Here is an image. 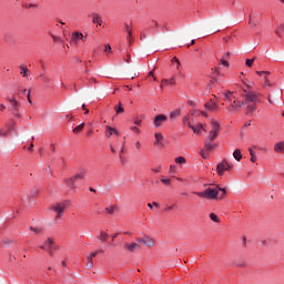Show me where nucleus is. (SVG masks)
I'll return each instance as SVG.
<instances>
[{
  "label": "nucleus",
  "instance_id": "obj_1",
  "mask_svg": "<svg viewBox=\"0 0 284 284\" xmlns=\"http://www.w3.org/2000/svg\"><path fill=\"white\" fill-rule=\"evenodd\" d=\"M250 88V85H246V88L243 89V93L241 94V97L244 99V103H261V93L251 91Z\"/></svg>",
  "mask_w": 284,
  "mask_h": 284
},
{
  "label": "nucleus",
  "instance_id": "obj_2",
  "mask_svg": "<svg viewBox=\"0 0 284 284\" xmlns=\"http://www.w3.org/2000/svg\"><path fill=\"white\" fill-rule=\"evenodd\" d=\"M69 205H70V200L58 202L51 205V210L57 214L55 221H59V219L63 216V212H65Z\"/></svg>",
  "mask_w": 284,
  "mask_h": 284
},
{
  "label": "nucleus",
  "instance_id": "obj_3",
  "mask_svg": "<svg viewBox=\"0 0 284 284\" xmlns=\"http://www.w3.org/2000/svg\"><path fill=\"white\" fill-rule=\"evenodd\" d=\"M196 196L201 199H207L209 201H215L219 199V189L207 187L203 192H193Z\"/></svg>",
  "mask_w": 284,
  "mask_h": 284
},
{
  "label": "nucleus",
  "instance_id": "obj_4",
  "mask_svg": "<svg viewBox=\"0 0 284 284\" xmlns=\"http://www.w3.org/2000/svg\"><path fill=\"white\" fill-rule=\"evenodd\" d=\"M219 148L217 143H212L211 141L204 140V150H200V155L202 159H210V152Z\"/></svg>",
  "mask_w": 284,
  "mask_h": 284
},
{
  "label": "nucleus",
  "instance_id": "obj_5",
  "mask_svg": "<svg viewBox=\"0 0 284 284\" xmlns=\"http://www.w3.org/2000/svg\"><path fill=\"white\" fill-rule=\"evenodd\" d=\"M234 168V164L227 162L226 160H223L221 163L217 164L216 166V172L219 176H223L225 172H230Z\"/></svg>",
  "mask_w": 284,
  "mask_h": 284
},
{
  "label": "nucleus",
  "instance_id": "obj_6",
  "mask_svg": "<svg viewBox=\"0 0 284 284\" xmlns=\"http://www.w3.org/2000/svg\"><path fill=\"white\" fill-rule=\"evenodd\" d=\"M243 105H245V101H239L235 98V100L229 105L227 110H230V112H239Z\"/></svg>",
  "mask_w": 284,
  "mask_h": 284
},
{
  "label": "nucleus",
  "instance_id": "obj_7",
  "mask_svg": "<svg viewBox=\"0 0 284 284\" xmlns=\"http://www.w3.org/2000/svg\"><path fill=\"white\" fill-rule=\"evenodd\" d=\"M168 121V116L163 114H158L153 119L154 128H161Z\"/></svg>",
  "mask_w": 284,
  "mask_h": 284
},
{
  "label": "nucleus",
  "instance_id": "obj_8",
  "mask_svg": "<svg viewBox=\"0 0 284 284\" xmlns=\"http://www.w3.org/2000/svg\"><path fill=\"white\" fill-rule=\"evenodd\" d=\"M136 243H142L143 245H146V247H154V240L148 235L144 237H138Z\"/></svg>",
  "mask_w": 284,
  "mask_h": 284
},
{
  "label": "nucleus",
  "instance_id": "obj_9",
  "mask_svg": "<svg viewBox=\"0 0 284 284\" xmlns=\"http://www.w3.org/2000/svg\"><path fill=\"white\" fill-rule=\"evenodd\" d=\"M7 101L10 103L11 105V112H19V101H17V98L13 97H8Z\"/></svg>",
  "mask_w": 284,
  "mask_h": 284
},
{
  "label": "nucleus",
  "instance_id": "obj_10",
  "mask_svg": "<svg viewBox=\"0 0 284 284\" xmlns=\"http://www.w3.org/2000/svg\"><path fill=\"white\" fill-rule=\"evenodd\" d=\"M124 250H126L128 252H131V254H133V252H136V250H141V245H139V243H124Z\"/></svg>",
  "mask_w": 284,
  "mask_h": 284
},
{
  "label": "nucleus",
  "instance_id": "obj_11",
  "mask_svg": "<svg viewBox=\"0 0 284 284\" xmlns=\"http://www.w3.org/2000/svg\"><path fill=\"white\" fill-rule=\"evenodd\" d=\"M71 41L73 43H79V41L85 42V37L81 32H74L72 33Z\"/></svg>",
  "mask_w": 284,
  "mask_h": 284
},
{
  "label": "nucleus",
  "instance_id": "obj_12",
  "mask_svg": "<svg viewBox=\"0 0 284 284\" xmlns=\"http://www.w3.org/2000/svg\"><path fill=\"white\" fill-rule=\"evenodd\" d=\"M205 110H209V112H214V110H219V104L214 102L213 100H210V102H206L204 104Z\"/></svg>",
  "mask_w": 284,
  "mask_h": 284
},
{
  "label": "nucleus",
  "instance_id": "obj_13",
  "mask_svg": "<svg viewBox=\"0 0 284 284\" xmlns=\"http://www.w3.org/2000/svg\"><path fill=\"white\" fill-rule=\"evenodd\" d=\"M211 125H212L211 132L219 135V132H221V124L219 123V121L212 120Z\"/></svg>",
  "mask_w": 284,
  "mask_h": 284
},
{
  "label": "nucleus",
  "instance_id": "obj_14",
  "mask_svg": "<svg viewBox=\"0 0 284 284\" xmlns=\"http://www.w3.org/2000/svg\"><path fill=\"white\" fill-rule=\"evenodd\" d=\"M74 181H77L74 178L65 179L64 183L67 187H70V190H77V185L74 184Z\"/></svg>",
  "mask_w": 284,
  "mask_h": 284
},
{
  "label": "nucleus",
  "instance_id": "obj_15",
  "mask_svg": "<svg viewBox=\"0 0 284 284\" xmlns=\"http://www.w3.org/2000/svg\"><path fill=\"white\" fill-rule=\"evenodd\" d=\"M189 128H190L191 130H193L194 134H201V130H205V129L203 128V124H197L196 126H194V125H189Z\"/></svg>",
  "mask_w": 284,
  "mask_h": 284
},
{
  "label": "nucleus",
  "instance_id": "obj_16",
  "mask_svg": "<svg viewBox=\"0 0 284 284\" xmlns=\"http://www.w3.org/2000/svg\"><path fill=\"white\" fill-rule=\"evenodd\" d=\"M274 150L281 154L284 153V142H277L274 145Z\"/></svg>",
  "mask_w": 284,
  "mask_h": 284
},
{
  "label": "nucleus",
  "instance_id": "obj_17",
  "mask_svg": "<svg viewBox=\"0 0 284 284\" xmlns=\"http://www.w3.org/2000/svg\"><path fill=\"white\" fill-rule=\"evenodd\" d=\"M47 247V252H49V254L52 256V245H54V241L52 239H48L45 242Z\"/></svg>",
  "mask_w": 284,
  "mask_h": 284
},
{
  "label": "nucleus",
  "instance_id": "obj_18",
  "mask_svg": "<svg viewBox=\"0 0 284 284\" xmlns=\"http://www.w3.org/2000/svg\"><path fill=\"white\" fill-rule=\"evenodd\" d=\"M97 239L99 241H102L103 243H105V241H108V239H110V235H108V233L101 231L100 234L97 236Z\"/></svg>",
  "mask_w": 284,
  "mask_h": 284
},
{
  "label": "nucleus",
  "instance_id": "obj_19",
  "mask_svg": "<svg viewBox=\"0 0 284 284\" xmlns=\"http://www.w3.org/2000/svg\"><path fill=\"white\" fill-rule=\"evenodd\" d=\"M105 130H106V132H109V136H112V134H116V136H119V130H116V128L106 125Z\"/></svg>",
  "mask_w": 284,
  "mask_h": 284
},
{
  "label": "nucleus",
  "instance_id": "obj_20",
  "mask_svg": "<svg viewBox=\"0 0 284 284\" xmlns=\"http://www.w3.org/2000/svg\"><path fill=\"white\" fill-rule=\"evenodd\" d=\"M92 23H98V26H101L102 20H101V16L99 13H92Z\"/></svg>",
  "mask_w": 284,
  "mask_h": 284
},
{
  "label": "nucleus",
  "instance_id": "obj_21",
  "mask_svg": "<svg viewBox=\"0 0 284 284\" xmlns=\"http://www.w3.org/2000/svg\"><path fill=\"white\" fill-rule=\"evenodd\" d=\"M217 138H219V133H214L213 131H210L207 136H206V139H205V141H211L212 142V141H214Z\"/></svg>",
  "mask_w": 284,
  "mask_h": 284
},
{
  "label": "nucleus",
  "instance_id": "obj_22",
  "mask_svg": "<svg viewBox=\"0 0 284 284\" xmlns=\"http://www.w3.org/2000/svg\"><path fill=\"white\" fill-rule=\"evenodd\" d=\"M124 31L129 34V42L132 43V28H130V24H124Z\"/></svg>",
  "mask_w": 284,
  "mask_h": 284
},
{
  "label": "nucleus",
  "instance_id": "obj_23",
  "mask_svg": "<svg viewBox=\"0 0 284 284\" xmlns=\"http://www.w3.org/2000/svg\"><path fill=\"white\" fill-rule=\"evenodd\" d=\"M114 111L116 114H123V112H125V109H123V104L119 102V105L114 106Z\"/></svg>",
  "mask_w": 284,
  "mask_h": 284
},
{
  "label": "nucleus",
  "instance_id": "obj_24",
  "mask_svg": "<svg viewBox=\"0 0 284 284\" xmlns=\"http://www.w3.org/2000/svg\"><path fill=\"white\" fill-rule=\"evenodd\" d=\"M283 32H284V23L280 24L276 29H275V34L277 37H283Z\"/></svg>",
  "mask_w": 284,
  "mask_h": 284
},
{
  "label": "nucleus",
  "instance_id": "obj_25",
  "mask_svg": "<svg viewBox=\"0 0 284 284\" xmlns=\"http://www.w3.org/2000/svg\"><path fill=\"white\" fill-rule=\"evenodd\" d=\"M255 111H256V104H248L246 106V114H254Z\"/></svg>",
  "mask_w": 284,
  "mask_h": 284
},
{
  "label": "nucleus",
  "instance_id": "obj_26",
  "mask_svg": "<svg viewBox=\"0 0 284 284\" xmlns=\"http://www.w3.org/2000/svg\"><path fill=\"white\" fill-rule=\"evenodd\" d=\"M20 70H21V72H20V74L22 75V77H29L30 75V70L28 69V67H20Z\"/></svg>",
  "mask_w": 284,
  "mask_h": 284
},
{
  "label": "nucleus",
  "instance_id": "obj_27",
  "mask_svg": "<svg viewBox=\"0 0 284 284\" xmlns=\"http://www.w3.org/2000/svg\"><path fill=\"white\" fill-rule=\"evenodd\" d=\"M154 138H155V145H160L161 142L163 141V134L162 133H155L154 134Z\"/></svg>",
  "mask_w": 284,
  "mask_h": 284
},
{
  "label": "nucleus",
  "instance_id": "obj_28",
  "mask_svg": "<svg viewBox=\"0 0 284 284\" xmlns=\"http://www.w3.org/2000/svg\"><path fill=\"white\" fill-rule=\"evenodd\" d=\"M233 156L235 159V161H241V159H243V155L241 154V150L236 149L233 153Z\"/></svg>",
  "mask_w": 284,
  "mask_h": 284
},
{
  "label": "nucleus",
  "instance_id": "obj_29",
  "mask_svg": "<svg viewBox=\"0 0 284 284\" xmlns=\"http://www.w3.org/2000/svg\"><path fill=\"white\" fill-rule=\"evenodd\" d=\"M176 116H181V110H175V111L170 113V119L172 121H174V119H176Z\"/></svg>",
  "mask_w": 284,
  "mask_h": 284
},
{
  "label": "nucleus",
  "instance_id": "obj_30",
  "mask_svg": "<svg viewBox=\"0 0 284 284\" xmlns=\"http://www.w3.org/2000/svg\"><path fill=\"white\" fill-rule=\"evenodd\" d=\"M83 128H85L84 123H81L80 125L75 126L73 129V134H79V132H82Z\"/></svg>",
  "mask_w": 284,
  "mask_h": 284
},
{
  "label": "nucleus",
  "instance_id": "obj_31",
  "mask_svg": "<svg viewBox=\"0 0 284 284\" xmlns=\"http://www.w3.org/2000/svg\"><path fill=\"white\" fill-rule=\"evenodd\" d=\"M87 270H92L94 267V262L92 261V257H87Z\"/></svg>",
  "mask_w": 284,
  "mask_h": 284
},
{
  "label": "nucleus",
  "instance_id": "obj_32",
  "mask_svg": "<svg viewBox=\"0 0 284 284\" xmlns=\"http://www.w3.org/2000/svg\"><path fill=\"white\" fill-rule=\"evenodd\" d=\"M85 171L84 170H82V171H80L79 173H77L74 176H73V179H85Z\"/></svg>",
  "mask_w": 284,
  "mask_h": 284
},
{
  "label": "nucleus",
  "instance_id": "obj_33",
  "mask_svg": "<svg viewBox=\"0 0 284 284\" xmlns=\"http://www.w3.org/2000/svg\"><path fill=\"white\" fill-rule=\"evenodd\" d=\"M225 99H226V101H232V99H236V95H234V93L227 91L225 93Z\"/></svg>",
  "mask_w": 284,
  "mask_h": 284
},
{
  "label": "nucleus",
  "instance_id": "obj_34",
  "mask_svg": "<svg viewBox=\"0 0 284 284\" xmlns=\"http://www.w3.org/2000/svg\"><path fill=\"white\" fill-rule=\"evenodd\" d=\"M210 219L211 221H213L214 223H220L221 222V219H219V215L214 214V213H211L210 214Z\"/></svg>",
  "mask_w": 284,
  "mask_h": 284
},
{
  "label": "nucleus",
  "instance_id": "obj_35",
  "mask_svg": "<svg viewBox=\"0 0 284 284\" xmlns=\"http://www.w3.org/2000/svg\"><path fill=\"white\" fill-rule=\"evenodd\" d=\"M251 155V163H256V155H254V150L248 149Z\"/></svg>",
  "mask_w": 284,
  "mask_h": 284
},
{
  "label": "nucleus",
  "instance_id": "obj_36",
  "mask_svg": "<svg viewBox=\"0 0 284 284\" xmlns=\"http://www.w3.org/2000/svg\"><path fill=\"white\" fill-rule=\"evenodd\" d=\"M105 212H108V214H114V212H116V207L115 206H109L105 209Z\"/></svg>",
  "mask_w": 284,
  "mask_h": 284
},
{
  "label": "nucleus",
  "instance_id": "obj_37",
  "mask_svg": "<svg viewBox=\"0 0 284 284\" xmlns=\"http://www.w3.org/2000/svg\"><path fill=\"white\" fill-rule=\"evenodd\" d=\"M256 60V58H253V59H246V65L247 68H252V65H254V61Z\"/></svg>",
  "mask_w": 284,
  "mask_h": 284
},
{
  "label": "nucleus",
  "instance_id": "obj_38",
  "mask_svg": "<svg viewBox=\"0 0 284 284\" xmlns=\"http://www.w3.org/2000/svg\"><path fill=\"white\" fill-rule=\"evenodd\" d=\"M175 163H179L180 165H183V163H185V158H183V156L176 158Z\"/></svg>",
  "mask_w": 284,
  "mask_h": 284
},
{
  "label": "nucleus",
  "instance_id": "obj_39",
  "mask_svg": "<svg viewBox=\"0 0 284 284\" xmlns=\"http://www.w3.org/2000/svg\"><path fill=\"white\" fill-rule=\"evenodd\" d=\"M216 190H217V192H222L221 199H223V196H225V194H227V191L225 189L216 186Z\"/></svg>",
  "mask_w": 284,
  "mask_h": 284
},
{
  "label": "nucleus",
  "instance_id": "obj_40",
  "mask_svg": "<svg viewBox=\"0 0 284 284\" xmlns=\"http://www.w3.org/2000/svg\"><path fill=\"white\" fill-rule=\"evenodd\" d=\"M31 232H34L36 234H41V232H43V230L39 229V227H30Z\"/></svg>",
  "mask_w": 284,
  "mask_h": 284
},
{
  "label": "nucleus",
  "instance_id": "obj_41",
  "mask_svg": "<svg viewBox=\"0 0 284 284\" xmlns=\"http://www.w3.org/2000/svg\"><path fill=\"white\" fill-rule=\"evenodd\" d=\"M161 183H163L164 185H170L172 181L170 179H161Z\"/></svg>",
  "mask_w": 284,
  "mask_h": 284
},
{
  "label": "nucleus",
  "instance_id": "obj_42",
  "mask_svg": "<svg viewBox=\"0 0 284 284\" xmlns=\"http://www.w3.org/2000/svg\"><path fill=\"white\" fill-rule=\"evenodd\" d=\"M104 52H108L109 54H112V47H110V44H105Z\"/></svg>",
  "mask_w": 284,
  "mask_h": 284
},
{
  "label": "nucleus",
  "instance_id": "obj_43",
  "mask_svg": "<svg viewBox=\"0 0 284 284\" xmlns=\"http://www.w3.org/2000/svg\"><path fill=\"white\" fill-rule=\"evenodd\" d=\"M130 130H132V132H135V134H141V130H139L138 126H131Z\"/></svg>",
  "mask_w": 284,
  "mask_h": 284
},
{
  "label": "nucleus",
  "instance_id": "obj_44",
  "mask_svg": "<svg viewBox=\"0 0 284 284\" xmlns=\"http://www.w3.org/2000/svg\"><path fill=\"white\" fill-rule=\"evenodd\" d=\"M221 64L224 65L225 68H230V62L225 59H221Z\"/></svg>",
  "mask_w": 284,
  "mask_h": 284
},
{
  "label": "nucleus",
  "instance_id": "obj_45",
  "mask_svg": "<svg viewBox=\"0 0 284 284\" xmlns=\"http://www.w3.org/2000/svg\"><path fill=\"white\" fill-rule=\"evenodd\" d=\"M170 80L163 79L161 82V88H165V85H169Z\"/></svg>",
  "mask_w": 284,
  "mask_h": 284
},
{
  "label": "nucleus",
  "instance_id": "obj_46",
  "mask_svg": "<svg viewBox=\"0 0 284 284\" xmlns=\"http://www.w3.org/2000/svg\"><path fill=\"white\" fill-rule=\"evenodd\" d=\"M183 123H184V125H187L189 128H190V125H192V124H190L189 118H184Z\"/></svg>",
  "mask_w": 284,
  "mask_h": 284
},
{
  "label": "nucleus",
  "instance_id": "obj_47",
  "mask_svg": "<svg viewBox=\"0 0 284 284\" xmlns=\"http://www.w3.org/2000/svg\"><path fill=\"white\" fill-rule=\"evenodd\" d=\"M97 254H99V252H93V253H91L90 255H88L87 257H91V260H93L95 256H97Z\"/></svg>",
  "mask_w": 284,
  "mask_h": 284
},
{
  "label": "nucleus",
  "instance_id": "obj_48",
  "mask_svg": "<svg viewBox=\"0 0 284 284\" xmlns=\"http://www.w3.org/2000/svg\"><path fill=\"white\" fill-rule=\"evenodd\" d=\"M8 135V131H3L2 129H0V136H7Z\"/></svg>",
  "mask_w": 284,
  "mask_h": 284
},
{
  "label": "nucleus",
  "instance_id": "obj_49",
  "mask_svg": "<svg viewBox=\"0 0 284 284\" xmlns=\"http://www.w3.org/2000/svg\"><path fill=\"white\" fill-rule=\"evenodd\" d=\"M264 83H265V85H272V84L270 83V79H267V77H264Z\"/></svg>",
  "mask_w": 284,
  "mask_h": 284
},
{
  "label": "nucleus",
  "instance_id": "obj_50",
  "mask_svg": "<svg viewBox=\"0 0 284 284\" xmlns=\"http://www.w3.org/2000/svg\"><path fill=\"white\" fill-rule=\"evenodd\" d=\"M51 37H52L53 41H55V42H57V41H61V38L54 36V34H51Z\"/></svg>",
  "mask_w": 284,
  "mask_h": 284
},
{
  "label": "nucleus",
  "instance_id": "obj_51",
  "mask_svg": "<svg viewBox=\"0 0 284 284\" xmlns=\"http://www.w3.org/2000/svg\"><path fill=\"white\" fill-rule=\"evenodd\" d=\"M27 99H28V102H29V103H32V99L30 98V90H28Z\"/></svg>",
  "mask_w": 284,
  "mask_h": 284
},
{
  "label": "nucleus",
  "instance_id": "obj_52",
  "mask_svg": "<svg viewBox=\"0 0 284 284\" xmlns=\"http://www.w3.org/2000/svg\"><path fill=\"white\" fill-rule=\"evenodd\" d=\"M12 114H13V116H16V119H19V116H21V114H19V111L17 112V111H12Z\"/></svg>",
  "mask_w": 284,
  "mask_h": 284
},
{
  "label": "nucleus",
  "instance_id": "obj_53",
  "mask_svg": "<svg viewBox=\"0 0 284 284\" xmlns=\"http://www.w3.org/2000/svg\"><path fill=\"white\" fill-rule=\"evenodd\" d=\"M141 123H143V121L141 119H138V120L134 121L135 125H141Z\"/></svg>",
  "mask_w": 284,
  "mask_h": 284
},
{
  "label": "nucleus",
  "instance_id": "obj_54",
  "mask_svg": "<svg viewBox=\"0 0 284 284\" xmlns=\"http://www.w3.org/2000/svg\"><path fill=\"white\" fill-rule=\"evenodd\" d=\"M175 81H176V80H175L174 78H171V79L169 80V84H170V85H174Z\"/></svg>",
  "mask_w": 284,
  "mask_h": 284
},
{
  "label": "nucleus",
  "instance_id": "obj_55",
  "mask_svg": "<svg viewBox=\"0 0 284 284\" xmlns=\"http://www.w3.org/2000/svg\"><path fill=\"white\" fill-rule=\"evenodd\" d=\"M82 110H84V113H85V114H89V113H90V110H88V109L85 108V104H82Z\"/></svg>",
  "mask_w": 284,
  "mask_h": 284
},
{
  "label": "nucleus",
  "instance_id": "obj_56",
  "mask_svg": "<svg viewBox=\"0 0 284 284\" xmlns=\"http://www.w3.org/2000/svg\"><path fill=\"white\" fill-rule=\"evenodd\" d=\"M135 148H136V150H140V149H141V142H140V141H136V142H135Z\"/></svg>",
  "mask_w": 284,
  "mask_h": 284
},
{
  "label": "nucleus",
  "instance_id": "obj_57",
  "mask_svg": "<svg viewBox=\"0 0 284 284\" xmlns=\"http://www.w3.org/2000/svg\"><path fill=\"white\" fill-rule=\"evenodd\" d=\"M174 62L178 63V65H179L181 61H179V59H178L176 57H174V58L172 59V63H174Z\"/></svg>",
  "mask_w": 284,
  "mask_h": 284
},
{
  "label": "nucleus",
  "instance_id": "obj_58",
  "mask_svg": "<svg viewBox=\"0 0 284 284\" xmlns=\"http://www.w3.org/2000/svg\"><path fill=\"white\" fill-rule=\"evenodd\" d=\"M248 23L251 24V28H256V22L248 20Z\"/></svg>",
  "mask_w": 284,
  "mask_h": 284
},
{
  "label": "nucleus",
  "instance_id": "obj_59",
  "mask_svg": "<svg viewBox=\"0 0 284 284\" xmlns=\"http://www.w3.org/2000/svg\"><path fill=\"white\" fill-rule=\"evenodd\" d=\"M43 81H44V83H50V78L43 77Z\"/></svg>",
  "mask_w": 284,
  "mask_h": 284
},
{
  "label": "nucleus",
  "instance_id": "obj_60",
  "mask_svg": "<svg viewBox=\"0 0 284 284\" xmlns=\"http://www.w3.org/2000/svg\"><path fill=\"white\" fill-rule=\"evenodd\" d=\"M6 110V104H0V111L3 112Z\"/></svg>",
  "mask_w": 284,
  "mask_h": 284
},
{
  "label": "nucleus",
  "instance_id": "obj_61",
  "mask_svg": "<svg viewBox=\"0 0 284 284\" xmlns=\"http://www.w3.org/2000/svg\"><path fill=\"white\" fill-rule=\"evenodd\" d=\"M50 148H51V152H55L57 151V149L54 148V144H51Z\"/></svg>",
  "mask_w": 284,
  "mask_h": 284
},
{
  "label": "nucleus",
  "instance_id": "obj_62",
  "mask_svg": "<svg viewBox=\"0 0 284 284\" xmlns=\"http://www.w3.org/2000/svg\"><path fill=\"white\" fill-rule=\"evenodd\" d=\"M256 74H258V77H263L264 71H256Z\"/></svg>",
  "mask_w": 284,
  "mask_h": 284
},
{
  "label": "nucleus",
  "instance_id": "obj_63",
  "mask_svg": "<svg viewBox=\"0 0 284 284\" xmlns=\"http://www.w3.org/2000/svg\"><path fill=\"white\" fill-rule=\"evenodd\" d=\"M201 114L207 119V112L201 111Z\"/></svg>",
  "mask_w": 284,
  "mask_h": 284
},
{
  "label": "nucleus",
  "instance_id": "obj_64",
  "mask_svg": "<svg viewBox=\"0 0 284 284\" xmlns=\"http://www.w3.org/2000/svg\"><path fill=\"white\" fill-rule=\"evenodd\" d=\"M264 77H270V71H264Z\"/></svg>",
  "mask_w": 284,
  "mask_h": 284
}]
</instances>
